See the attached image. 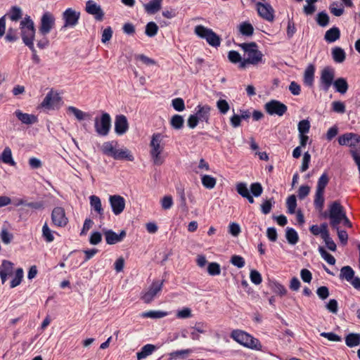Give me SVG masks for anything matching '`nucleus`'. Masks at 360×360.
<instances>
[{
    "label": "nucleus",
    "instance_id": "26",
    "mask_svg": "<svg viewBox=\"0 0 360 360\" xmlns=\"http://www.w3.org/2000/svg\"><path fill=\"white\" fill-rule=\"evenodd\" d=\"M355 271L350 266H344L340 269L339 278L341 280H346L349 282L354 278Z\"/></svg>",
    "mask_w": 360,
    "mask_h": 360
},
{
    "label": "nucleus",
    "instance_id": "16",
    "mask_svg": "<svg viewBox=\"0 0 360 360\" xmlns=\"http://www.w3.org/2000/svg\"><path fill=\"white\" fill-rule=\"evenodd\" d=\"M109 202L112 211L115 215L121 214L125 207V200L123 197L119 195H110Z\"/></svg>",
    "mask_w": 360,
    "mask_h": 360
},
{
    "label": "nucleus",
    "instance_id": "4",
    "mask_svg": "<svg viewBox=\"0 0 360 360\" xmlns=\"http://www.w3.org/2000/svg\"><path fill=\"white\" fill-rule=\"evenodd\" d=\"M163 136L162 134L155 133L153 134L150 143V146L151 148L150 155L154 165H161L164 162V158L161 156V153L164 150V146L160 145Z\"/></svg>",
    "mask_w": 360,
    "mask_h": 360
},
{
    "label": "nucleus",
    "instance_id": "18",
    "mask_svg": "<svg viewBox=\"0 0 360 360\" xmlns=\"http://www.w3.org/2000/svg\"><path fill=\"white\" fill-rule=\"evenodd\" d=\"M212 108L209 105H198L195 108L194 115L198 117L200 122H205L206 124H210V111Z\"/></svg>",
    "mask_w": 360,
    "mask_h": 360
},
{
    "label": "nucleus",
    "instance_id": "31",
    "mask_svg": "<svg viewBox=\"0 0 360 360\" xmlns=\"http://www.w3.org/2000/svg\"><path fill=\"white\" fill-rule=\"evenodd\" d=\"M240 33L245 37H251L254 34V27L248 21L241 22L238 26Z\"/></svg>",
    "mask_w": 360,
    "mask_h": 360
},
{
    "label": "nucleus",
    "instance_id": "57",
    "mask_svg": "<svg viewBox=\"0 0 360 360\" xmlns=\"http://www.w3.org/2000/svg\"><path fill=\"white\" fill-rule=\"evenodd\" d=\"M207 273L209 275L214 276H218L221 273V267L217 262H210L207 266Z\"/></svg>",
    "mask_w": 360,
    "mask_h": 360
},
{
    "label": "nucleus",
    "instance_id": "39",
    "mask_svg": "<svg viewBox=\"0 0 360 360\" xmlns=\"http://www.w3.org/2000/svg\"><path fill=\"white\" fill-rule=\"evenodd\" d=\"M184 120L183 116L176 114L170 119L171 127L176 130H179L184 127Z\"/></svg>",
    "mask_w": 360,
    "mask_h": 360
},
{
    "label": "nucleus",
    "instance_id": "9",
    "mask_svg": "<svg viewBox=\"0 0 360 360\" xmlns=\"http://www.w3.org/2000/svg\"><path fill=\"white\" fill-rule=\"evenodd\" d=\"M55 17L51 13L45 12L41 18L39 33L43 36L49 34L55 26Z\"/></svg>",
    "mask_w": 360,
    "mask_h": 360
},
{
    "label": "nucleus",
    "instance_id": "8",
    "mask_svg": "<svg viewBox=\"0 0 360 360\" xmlns=\"http://www.w3.org/2000/svg\"><path fill=\"white\" fill-rule=\"evenodd\" d=\"M264 109L270 115L283 116L287 112L288 107L281 101L273 99L265 103Z\"/></svg>",
    "mask_w": 360,
    "mask_h": 360
},
{
    "label": "nucleus",
    "instance_id": "32",
    "mask_svg": "<svg viewBox=\"0 0 360 360\" xmlns=\"http://www.w3.org/2000/svg\"><path fill=\"white\" fill-rule=\"evenodd\" d=\"M162 0H150L148 4H145V9L147 13L155 14L161 8Z\"/></svg>",
    "mask_w": 360,
    "mask_h": 360
},
{
    "label": "nucleus",
    "instance_id": "3",
    "mask_svg": "<svg viewBox=\"0 0 360 360\" xmlns=\"http://www.w3.org/2000/svg\"><path fill=\"white\" fill-rule=\"evenodd\" d=\"M21 37L27 46H32L35 37L36 29L30 16L27 15L20 23Z\"/></svg>",
    "mask_w": 360,
    "mask_h": 360
},
{
    "label": "nucleus",
    "instance_id": "63",
    "mask_svg": "<svg viewBox=\"0 0 360 360\" xmlns=\"http://www.w3.org/2000/svg\"><path fill=\"white\" fill-rule=\"evenodd\" d=\"M102 240V233L98 231H93L89 237V243L93 245L99 244Z\"/></svg>",
    "mask_w": 360,
    "mask_h": 360
},
{
    "label": "nucleus",
    "instance_id": "44",
    "mask_svg": "<svg viewBox=\"0 0 360 360\" xmlns=\"http://www.w3.org/2000/svg\"><path fill=\"white\" fill-rule=\"evenodd\" d=\"M319 252L320 253L321 257L330 265H334L335 264V257L328 252L326 250L322 247L319 246L318 248Z\"/></svg>",
    "mask_w": 360,
    "mask_h": 360
},
{
    "label": "nucleus",
    "instance_id": "10",
    "mask_svg": "<svg viewBox=\"0 0 360 360\" xmlns=\"http://www.w3.org/2000/svg\"><path fill=\"white\" fill-rule=\"evenodd\" d=\"M62 16L64 20L63 27H74L78 24L80 12L76 11L72 8H68L63 13Z\"/></svg>",
    "mask_w": 360,
    "mask_h": 360
},
{
    "label": "nucleus",
    "instance_id": "45",
    "mask_svg": "<svg viewBox=\"0 0 360 360\" xmlns=\"http://www.w3.org/2000/svg\"><path fill=\"white\" fill-rule=\"evenodd\" d=\"M42 238L46 243L54 240L53 232L50 229L46 221L42 226Z\"/></svg>",
    "mask_w": 360,
    "mask_h": 360
},
{
    "label": "nucleus",
    "instance_id": "14",
    "mask_svg": "<svg viewBox=\"0 0 360 360\" xmlns=\"http://www.w3.org/2000/svg\"><path fill=\"white\" fill-rule=\"evenodd\" d=\"M345 214V210L340 202L339 200H335L330 204L328 212H321V215L325 219L328 218V217L342 218Z\"/></svg>",
    "mask_w": 360,
    "mask_h": 360
},
{
    "label": "nucleus",
    "instance_id": "48",
    "mask_svg": "<svg viewBox=\"0 0 360 360\" xmlns=\"http://www.w3.org/2000/svg\"><path fill=\"white\" fill-rule=\"evenodd\" d=\"M158 30L157 24L150 21L146 25L145 34L149 37H153L157 34Z\"/></svg>",
    "mask_w": 360,
    "mask_h": 360
},
{
    "label": "nucleus",
    "instance_id": "46",
    "mask_svg": "<svg viewBox=\"0 0 360 360\" xmlns=\"http://www.w3.org/2000/svg\"><path fill=\"white\" fill-rule=\"evenodd\" d=\"M8 15L12 21L17 22L22 18V9L19 6H13L11 8Z\"/></svg>",
    "mask_w": 360,
    "mask_h": 360
},
{
    "label": "nucleus",
    "instance_id": "23",
    "mask_svg": "<svg viewBox=\"0 0 360 360\" xmlns=\"http://www.w3.org/2000/svg\"><path fill=\"white\" fill-rule=\"evenodd\" d=\"M112 158L116 160H127L129 162H133L134 160V157L131 152L127 148L123 149H117Z\"/></svg>",
    "mask_w": 360,
    "mask_h": 360
},
{
    "label": "nucleus",
    "instance_id": "59",
    "mask_svg": "<svg viewBox=\"0 0 360 360\" xmlns=\"http://www.w3.org/2000/svg\"><path fill=\"white\" fill-rule=\"evenodd\" d=\"M230 262L238 269L243 268L245 264L244 258L237 255H234L231 257Z\"/></svg>",
    "mask_w": 360,
    "mask_h": 360
},
{
    "label": "nucleus",
    "instance_id": "20",
    "mask_svg": "<svg viewBox=\"0 0 360 360\" xmlns=\"http://www.w3.org/2000/svg\"><path fill=\"white\" fill-rule=\"evenodd\" d=\"M315 70V65L312 63L309 64L306 68L303 77V83L306 86L309 88L314 86Z\"/></svg>",
    "mask_w": 360,
    "mask_h": 360
},
{
    "label": "nucleus",
    "instance_id": "25",
    "mask_svg": "<svg viewBox=\"0 0 360 360\" xmlns=\"http://www.w3.org/2000/svg\"><path fill=\"white\" fill-rule=\"evenodd\" d=\"M333 85V87H334L335 91H337L341 94H345L349 89V85H348L347 81L344 77H339V78L336 79L334 81V83Z\"/></svg>",
    "mask_w": 360,
    "mask_h": 360
},
{
    "label": "nucleus",
    "instance_id": "34",
    "mask_svg": "<svg viewBox=\"0 0 360 360\" xmlns=\"http://www.w3.org/2000/svg\"><path fill=\"white\" fill-rule=\"evenodd\" d=\"M346 345L354 347L360 344V333H350L345 337Z\"/></svg>",
    "mask_w": 360,
    "mask_h": 360
},
{
    "label": "nucleus",
    "instance_id": "13",
    "mask_svg": "<svg viewBox=\"0 0 360 360\" xmlns=\"http://www.w3.org/2000/svg\"><path fill=\"white\" fill-rule=\"evenodd\" d=\"M51 221L53 225L58 227H64L68 223V219L65 216V210L61 207H56L51 212Z\"/></svg>",
    "mask_w": 360,
    "mask_h": 360
},
{
    "label": "nucleus",
    "instance_id": "11",
    "mask_svg": "<svg viewBox=\"0 0 360 360\" xmlns=\"http://www.w3.org/2000/svg\"><path fill=\"white\" fill-rule=\"evenodd\" d=\"M165 280L161 281H154L150 285L148 290L142 294L141 299L146 304L150 303L155 296L161 291Z\"/></svg>",
    "mask_w": 360,
    "mask_h": 360
},
{
    "label": "nucleus",
    "instance_id": "17",
    "mask_svg": "<svg viewBox=\"0 0 360 360\" xmlns=\"http://www.w3.org/2000/svg\"><path fill=\"white\" fill-rule=\"evenodd\" d=\"M86 11L91 15H94L97 21H102L104 17V12L100 5L97 4L93 0H89L86 3Z\"/></svg>",
    "mask_w": 360,
    "mask_h": 360
},
{
    "label": "nucleus",
    "instance_id": "12",
    "mask_svg": "<svg viewBox=\"0 0 360 360\" xmlns=\"http://www.w3.org/2000/svg\"><path fill=\"white\" fill-rule=\"evenodd\" d=\"M258 15L263 19L273 22L274 20V9L269 3L258 1L256 3Z\"/></svg>",
    "mask_w": 360,
    "mask_h": 360
},
{
    "label": "nucleus",
    "instance_id": "38",
    "mask_svg": "<svg viewBox=\"0 0 360 360\" xmlns=\"http://www.w3.org/2000/svg\"><path fill=\"white\" fill-rule=\"evenodd\" d=\"M0 159L3 162L8 164L11 166L15 165V162L13 160L12 157V152L9 147H6L3 150Z\"/></svg>",
    "mask_w": 360,
    "mask_h": 360
},
{
    "label": "nucleus",
    "instance_id": "50",
    "mask_svg": "<svg viewBox=\"0 0 360 360\" xmlns=\"http://www.w3.org/2000/svg\"><path fill=\"white\" fill-rule=\"evenodd\" d=\"M23 278V270L22 268H18L15 271V277L11 280L10 287L11 288H15L19 285Z\"/></svg>",
    "mask_w": 360,
    "mask_h": 360
},
{
    "label": "nucleus",
    "instance_id": "55",
    "mask_svg": "<svg viewBox=\"0 0 360 360\" xmlns=\"http://www.w3.org/2000/svg\"><path fill=\"white\" fill-rule=\"evenodd\" d=\"M310 127V122L308 120H302L300 121L297 125L299 134H307L309 133Z\"/></svg>",
    "mask_w": 360,
    "mask_h": 360
},
{
    "label": "nucleus",
    "instance_id": "35",
    "mask_svg": "<svg viewBox=\"0 0 360 360\" xmlns=\"http://www.w3.org/2000/svg\"><path fill=\"white\" fill-rule=\"evenodd\" d=\"M354 137V133L347 132L338 137V143L340 146H346L349 147H354V145L351 143L352 139Z\"/></svg>",
    "mask_w": 360,
    "mask_h": 360
},
{
    "label": "nucleus",
    "instance_id": "1",
    "mask_svg": "<svg viewBox=\"0 0 360 360\" xmlns=\"http://www.w3.org/2000/svg\"><path fill=\"white\" fill-rule=\"evenodd\" d=\"M238 46L244 51V56H246V58H243V62L238 65L240 69H245L248 64L257 65L259 63H262L264 56L258 49L256 42L242 43L238 44Z\"/></svg>",
    "mask_w": 360,
    "mask_h": 360
},
{
    "label": "nucleus",
    "instance_id": "53",
    "mask_svg": "<svg viewBox=\"0 0 360 360\" xmlns=\"http://www.w3.org/2000/svg\"><path fill=\"white\" fill-rule=\"evenodd\" d=\"M13 264L8 260H3L0 266V271L6 273L8 276H11L13 272Z\"/></svg>",
    "mask_w": 360,
    "mask_h": 360
},
{
    "label": "nucleus",
    "instance_id": "22",
    "mask_svg": "<svg viewBox=\"0 0 360 360\" xmlns=\"http://www.w3.org/2000/svg\"><path fill=\"white\" fill-rule=\"evenodd\" d=\"M89 200L91 210H94L99 215L101 219H103L104 210L102 207L100 198L95 195H92L89 197Z\"/></svg>",
    "mask_w": 360,
    "mask_h": 360
},
{
    "label": "nucleus",
    "instance_id": "56",
    "mask_svg": "<svg viewBox=\"0 0 360 360\" xmlns=\"http://www.w3.org/2000/svg\"><path fill=\"white\" fill-rule=\"evenodd\" d=\"M216 105L219 112L222 115L226 114L230 109L229 103L224 99H219L217 101Z\"/></svg>",
    "mask_w": 360,
    "mask_h": 360
},
{
    "label": "nucleus",
    "instance_id": "60",
    "mask_svg": "<svg viewBox=\"0 0 360 360\" xmlns=\"http://www.w3.org/2000/svg\"><path fill=\"white\" fill-rule=\"evenodd\" d=\"M172 106L178 111L181 112L185 110V103L183 98H176L172 101Z\"/></svg>",
    "mask_w": 360,
    "mask_h": 360
},
{
    "label": "nucleus",
    "instance_id": "33",
    "mask_svg": "<svg viewBox=\"0 0 360 360\" xmlns=\"http://www.w3.org/2000/svg\"><path fill=\"white\" fill-rule=\"evenodd\" d=\"M103 232L107 244L114 245L120 243L117 233L112 229H103Z\"/></svg>",
    "mask_w": 360,
    "mask_h": 360
},
{
    "label": "nucleus",
    "instance_id": "15",
    "mask_svg": "<svg viewBox=\"0 0 360 360\" xmlns=\"http://www.w3.org/2000/svg\"><path fill=\"white\" fill-rule=\"evenodd\" d=\"M61 101L62 98L59 94L56 92L53 94V90H51L44 98L41 106L47 109H54L55 107H58Z\"/></svg>",
    "mask_w": 360,
    "mask_h": 360
},
{
    "label": "nucleus",
    "instance_id": "52",
    "mask_svg": "<svg viewBox=\"0 0 360 360\" xmlns=\"http://www.w3.org/2000/svg\"><path fill=\"white\" fill-rule=\"evenodd\" d=\"M286 205L288 208V212L289 214H294L297 207V199L295 195H290L286 200Z\"/></svg>",
    "mask_w": 360,
    "mask_h": 360
},
{
    "label": "nucleus",
    "instance_id": "5",
    "mask_svg": "<svg viewBox=\"0 0 360 360\" xmlns=\"http://www.w3.org/2000/svg\"><path fill=\"white\" fill-rule=\"evenodd\" d=\"M194 32L198 37L205 39L211 46L218 47L220 46L221 37L212 29L199 25L195 26Z\"/></svg>",
    "mask_w": 360,
    "mask_h": 360
},
{
    "label": "nucleus",
    "instance_id": "6",
    "mask_svg": "<svg viewBox=\"0 0 360 360\" xmlns=\"http://www.w3.org/2000/svg\"><path fill=\"white\" fill-rule=\"evenodd\" d=\"M94 128L96 132L101 136L108 135L111 128V117L109 113L102 112L101 116L95 117Z\"/></svg>",
    "mask_w": 360,
    "mask_h": 360
},
{
    "label": "nucleus",
    "instance_id": "29",
    "mask_svg": "<svg viewBox=\"0 0 360 360\" xmlns=\"http://www.w3.org/2000/svg\"><path fill=\"white\" fill-rule=\"evenodd\" d=\"M68 112L72 113L79 121L85 119L91 120L92 117L90 113L84 112L74 106H69L68 108Z\"/></svg>",
    "mask_w": 360,
    "mask_h": 360
},
{
    "label": "nucleus",
    "instance_id": "30",
    "mask_svg": "<svg viewBox=\"0 0 360 360\" xmlns=\"http://www.w3.org/2000/svg\"><path fill=\"white\" fill-rule=\"evenodd\" d=\"M285 238L288 243L292 245L297 244L299 241L297 232L291 227H287L285 229Z\"/></svg>",
    "mask_w": 360,
    "mask_h": 360
},
{
    "label": "nucleus",
    "instance_id": "37",
    "mask_svg": "<svg viewBox=\"0 0 360 360\" xmlns=\"http://www.w3.org/2000/svg\"><path fill=\"white\" fill-rule=\"evenodd\" d=\"M332 56L335 62L341 63L345 61L346 58V53L344 49L336 46L332 49Z\"/></svg>",
    "mask_w": 360,
    "mask_h": 360
},
{
    "label": "nucleus",
    "instance_id": "21",
    "mask_svg": "<svg viewBox=\"0 0 360 360\" xmlns=\"http://www.w3.org/2000/svg\"><path fill=\"white\" fill-rule=\"evenodd\" d=\"M15 115L22 124H32L38 122V118L36 115L22 112L20 110H15Z\"/></svg>",
    "mask_w": 360,
    "mask_h": 360
},
{
    "label": "nucleus",
    "instance_id": "41",
    "mask_svg": "<svg viewBox=\"0 0 360 360\" xmlns=\"http://www.w3.org/2000/svg\"><path fill=\"white\" fill-rule=\"evenodd\" d=\"M202 186L207 189H212L214 188L217 180L211 175L204 174L201 177Z\"/></svg>",
    "mask_w": 360,
    "mask_h": 360
},
{
    "label": "nucleus",
    "instance_id": "47",
    "mask_svg": "<svg viewBox=\"0 0 360 360\" xmlns=\"http://www.w3.org/2000/svg\"><path fill=\"white\" fill-rule=\"evenodd\" d=\"M316 22L321 27H326L328 25L330 21V18L328 13L326 11H321L317 14L316 16Z\"/></svg>",
    "mask_w": 360,
    "mask_h": 360
},
{
    "label": "nucleus",
    "instance_id": "7",
    "mask_svg": "<svg viewBox=\"0 0 360 360\" xmlns=\"http://www.w3.org/2000/svg\"><path fill=\"white\" fill-rule=\"evenodd\" d=\"M335 70L330 66L325 67L321 72L319 89L327 92L334 83Z\"/></svg>",
    "mask_w": 360,
    "mask_h": 360
},
{
    "label": "nucleus",
    "instance_id": "40",
    "mask_svg": "<svg viewBox=\"0 0 360 360\" xmlns=\"http://www.w3.org/2000/svg\"><path fill=\"white\" fill-rule=\"evenodd\" d=\"M168 314L167 311H148L141 313V316L142 318H150L153 319H161L166 316Z\"/></svg>",
    "mask_w": 360,
    "mask_h": 360
},
{
    "label": "nucleus",
    "instance_id": "54",
    "mask_svg": "<svg viewBox=\"0 0 360 360\" xmlns=\"http://www.w3.org/2000/svg\"><path fill=\"white\" fill-rule=\"evenodd\" d=\"M193 352L191 349H181V350H176L174 351L169 354V359H176L179 357L181 358H185V355L189 354Z\"/></svg>",
    "mask_w": 360,
    "mask_h": 360
},
{
    "label": "nucleus",
    "instance_id": "28",
    "mask_svg": "<svg viewBox=\"0 0 360 360\" xmlns=\"http://www.w3.org/2000/svg\"><path fill=\"white\" fill-rule=\"evenodd\" d=\"M156 349L157 347L152 344H147L144 345L141 348V351L136 353L138 360L145 359L148 356L150 355Z\"/></svg>",
    "mask_w": 360,
    "mask_h": 360
},
{
    "label": "nucleus",
    "instance_id": "49",
    "mask_svg": "<svg viewBox=\"0 0 360 360\" xmlns=\"http://www.w3.org/2000/svg\"><path fill=\"white\" fill-rule=\"evenodd\" d=\"M275 204L274 198L264 200L261 204V212L264 214H268Z\"/></svg>",
    "mask_w": 360,
    "mask_h": 360
},
{
    "label": "nucleus",
    "instance_id": "42",
    "mask_svg": "<svg viewBox=\"0 0 360 360\" xmlns=\"http://www.w3.org/2000/svg\"><path fill=\"white\" fill-rule=\"evenodd\" d=\"M323 192L316 191L314 205L316 210H319V212L322 211L324 206L325 199L323 197Z\"/></svg>",
    "mask_w": 360,
    "mask_h": 360
},
{
    "label": "nucleus",
    "instance_id": "43",
    "mask_svg": "<svg viewBox=\"0 0 360 360\" xmlns=\"http://www.w3.org/2000/svg\"><path fill=\"white\" fill-rule=\"evenodd\" d=\"M328 182L329 176L328 174L326 172L323 173L318 180L316 191L324 193L325 188Z\"/></svg>",
    "mask_w": 360,
    "mask_h": 360
},
{
    "label": "nucleus",
    "instance_id": "36",
    "mask_svg": "<svg viewBox=\"0 0 360 360\" xmlns=\"http://www.w3.org/2000/svg\"><path fill=\"white\" fill-rule=\"evenodd\" d=\"M269 285L274 292L281 297L285 295L287 293V290L285 286L276 281H270Z\"/></svg>",
    "mask_w": 360,
    "mask_h": 360
},
{
    "label": "nucleus",
    "instance_id": "58",
    "mask_svg": "<svg viewBox=\"0 0 360 360\" xmlns=\"http://www.w3.org/2000/svg\"><path fill=\"white\" fill-rule=\"evenodd\" d=\"M228 59L231 63L233 64H240L243 60V59H242L240 54L237 51L234 50L229 51Z\"/></svg>",
    "mask_w": 360,
    "mask_h": 360
},
{
    "label": "nucleus",
    "instance_id": "64",
    "mask_svg": "<svg viewBox=\"0 0 360 360\" xmlns=\"http://www.w3.org/2000/svg\"><path fill=\"white\" fill-rule=\"evenodd\" d=\"M297 29L295 27V23L293 22L292 18H290L288 17V22L287 26L286 34L288 39H291L295 33L296 32Z\"/></svg>",
    "mask_w": 360,
    "mask_h": 360
},
{
    "label": "nucleus",
    "instance_id": "27",
    "mask_svg": "<svg viewBox=\"0 0 360 360\" xmlns=\"http://www.w3.org/2000/svg\"><path fill=\"white\" fill-rule=\"evenodd\" d=\"M113 144L115 146L117 145V141H112L104 142L101 148L102 153L105 155L113 158L114 154L117 150Z\"/></svg>",
    "mask_w": 360,
    "mask_h": 360
},
{
    "label": "nucleus",
    "instance_id": "61",
    "mask_svg": "<svg viewBox=\"0 0 360 360\" xmlns=\"http://www.w3.org/2000/svg\"><path fill=\"white\" fill-rule=\"evenodd\" d=\"M237 193L241 195L243 198L248 195L250 192L247 186V184L244 182H240L236 185V187Z\"/></svg>",
    "mask_w": 360,
    "mask_h": 360
},
{
    "label": "nucleus",
    "instance_id": "51",
    "mask_svg": "<svg viewBox=\"0 0 360 360\" xmlns=\"http://www.w3.org/2000/svg\"><path fill=\"white\" fill-rule=\"evenodd\" d=\"M250 194L254 195L255 198L259 197L263 193V187L259 182H255L250 184Z\"/></svg>",
    "mask_w": 360,
    "mask_h": 360
},
{
    "label": "nucleus",
    "instance_id": "62",
    "mask_svg": "<svg viewBox=\"0 0 360 360\" xmlns=\"http://www.w3.org/2000/svg\"><path fill=\"white\" fill-rule=\"evenodd\" d=\"M250 278L251 282L255 285H259L262 281L261 274L255 269L250 271Z\"/></svg>",
    "mask_w": 360,
    "mask_h": 360
},
{
    "label": "nucleus",
    "instance_id": "2",
    "mask_svg": "<svg viewBox=\"0 0 360 360\" xmlns=\"http://www.w3.org/2000/svg\"><path fill=\"white\" fill-rule=\"evenodd\" d=\"M231 338L240 345L257 351L262 350V345L257 338L241 330H233Z\"/></svg>",
    "mask_w": 360,
    "mask_h": 360
},
{
    "label": "nucleus",
    "instance_id": "19",
    "mask_svg": "<svg viewBox=\"0 0 360 360\" xmlns=\"http://www.w3.org/2000/svg\"><path fill=\"white\" fill-rule=\"evenodd\" d=\"M129 129L127 119L124 115H117L115 120V132L119 135L124 134Z\"/></svg>",
    "mask_w": 360,
    "mask_h": 360
},
{
    "label": "nucleus",
    "instance_id": "24",
    "mask_svg": "<svg viewBox=\"0 0 360 360\" xmlns=\"http://www.w3.org/2000/svg\"><path fill=\"white\" fill-rule=\"evenodd\" d=\"M340 37V30L338 27H333L328 30L324 35V39L328 43H333Z\"/></svg>",
    "mask_w": 360,
    "mask_h": 360
}]
</instances>
